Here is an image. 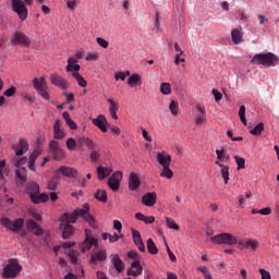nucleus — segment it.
I'll list each match as a JSON object with an SVG mask.
<instances>
[{
	"instance_id": "nucleus-1",
	"label": "nucleus",
	"mask_w": 279,
	"mask_h": 279,
	"mask_svg": "<svg viewBox=\"0 0 279 279\" xmlns=\"http://www.w3.org/2000/svg\"><path fill=\"white\" fill-rule=\"evenodd\" d=\"M88 210H90V206L88 204H84L83 208H78L70 214L65 213L61 216L60 229L62 230L63 239H71V236H73L75 228H73L71 223H75L80 217L87 221L90 228H97V225L95 223V217H93Z\"/></svg>"
},
{
	"instance_id": "nucleus-2",
	"label": "nucleus",
	"mask_w": 279,
	"mask_h": 279,
	"mask_svg": "<svg viewBox=\"0 0 279 279\" xmlns=\"http://www.w3.org/2000/svg\"><path fill=\"white\" fill-rule=\"evenodd\" d=\"M26 193H28L33 204H45L49 202V195L40 194V185L36 182H29L26 186Z\"/></svg>"
},
{
	"instance_id": "nucleus-3",
	"label": "nucleus",
	"mask_w": 279,
	"mask_h": 279,
	"mask_svg": "<svg viewBox=\"0 0 279 279\" xmlns=\"http://www.w3.org/2000/svg\"><path fill=\"white\" fill-rule=\"evenodd\" d=\"M157 162L162 167L160 178H167V180H171V178H173V171L170 168L171 155L165 151L157 153Z\"/></svg>"
},
{
	"instance_id": "nucleus-4",
	"label": "nucleus",
	"mask_w": 279,
	"mask_h": 279,
	"mask_svg": "<svg viewBox=\"0 0 279 279\" xmlns=\"http://www.w3.org/2000/svg\"><path fill=\"white\" fill-rule=\"evenodd\" d=\"M253 64H262V66H278L279 58L275 53H258L252 59Z\"/></svg>"
},
{
	"instance_id": "nucleus-5",
	"label": "nucleus",
	"mask_w": 279,
	"mask_h": 279,
	"mask_svg": "<svg viewBox=\"0 0 279 279\" xmlns=\"http://www.w3.org/2000/svg\"><path fill=\"white\" fill-rule=\"evenodd\" d=\"M33 86L41 99L50 101L51 96L49 95V85H47L45 76L33 78Z\"/></svg>"
},
{
	"instance_id": "nucleus-6",
	"label": "nucleus",
	"mask_w": 279,
	"mask_h": 279,
	"mask_svg": "<svg viewBox=\"0 0 279 279\" xmlns=\"http://www.w3.org/2000/svg\"><path fill=\"white\" fill-rule=\"evenodd\" d=\"M0 223L4 228H7V230L19 234V232H21V230L23 229V226H25V220L23 218H17L12 221L10 218L3 217L0 219Z\"/></svg>"
},
{
	"instance_id": "nucleus-7",
	"label": "nucleus",
	"mask_w": 279,
	"mask_h": 279,
	"mask_svg": "<svg viewBox=\"0 0 279 279\" xmlns=\"http://www.w3.org/2000/svg\"><path fill=\"white\" fill-rule=\"evenodd\" d=\"M211 243L216 245H236L239 240L231 233H220L210 238Z\"/></svg>"
},
{
	"instance_id": "nucleus-8",
	"label": "nucleus",
	"mask_w": 279,
	"mask_h": 279,
	"mask_svg": "<svg viewBox=\"0 0 279 279\" xmlns=\"http://www.w3.org/2000/svg\"><path fill=\"white\" fill-rule=\"evenodd\" d=\"M20 271H23V266L19 264V259H10L3 270V278H16Z\"/></svg>"
},
{
	"instance_id": "nucleus-9",
	"label": "nucleus",
	"mask_w": 279,
	"mask_h": 279,
	"mask_svg": "<svg viewBox=\"0 0 279 279\" xmlns=\"http://www.w3.org/2000/svg\"><path fill=\"white\" fill-rule=\"evenodd\" d=\"M11 8L13 12H16L19 19L21 21H27V7L23 0H11Z\"/></svg>"
},
{
	"instance_id": "nucleus-10",
	"label": "nucleus",
	"mask_w": 279,
	"mask_h": 279,
	"mask_svg": "<svg viewBox=\"0 0 279 279\" xmlns=\"http://www.w3.org/2000/svg\"><path fill=\"white\" fill-rule=\"evenodd\" d=\"M49 150L57 161L64 160V158H66V153L64 149H62V147H60V143H58L56 140L50 141Z\"/></svg>"
},
{
	"instance_id": "nucleus-11",
	"label": "nucleus",
	"mask_w": 279,
	"mask_h": 279,
	"mask_svg": "<svg viewBox=\"0 0 279 279\" xmlns=\"http://www.w3.org/2000/svg\"><path fill=\"white\" fill-rule=\"evenodd\" d=\"M129 258H132L133 263L131 264L133 269H137V271H132V276L136 278L143 274V266H141V255L136 251H130L128 253Z\"/></svg>"
},
{
	"instance_id": "nucleus-12",
	"label": "nucleus",
	"mask_w": 279,
	"mask_h": 279,
	"mask_svg": "<svg viewBox=\"0 0 279 279\" xmlns=\"http://www.w3.org/2000/svg\"><path fill=\"white\" fill-rule=\"evenodd\" d=\"M121 180H123V173L117 171L114 172L109 179H108V186L113 191V193H117L119 191V187L121 186Z\"/></svg>"
},
{
	"instance_id": "nucleus-13",
	"label": "nucleus",
	"mask_w": 279,
	"mask_h": 279,
	"mask_svg": "<svg viewBox=\"0 0 279 279\" xmlns=\"http://www.w3.org/2000/svg\"><path fill=\"white\" fill-rule=\"evenodd\" d=\"M11 43L12 45H22V47H29L31 45V40L29 37H27V35H25L22 32H15L13 34V37L11 38Z\"/></svg>"
},
{
	"instance_id": "nucleus-14",
	"label": "nucleus",
	"mask_w": 279,
	"mask_h": 279,
	"mask_svg": "<svg viewBox=\"0 0 279 279\" xmlns=\"http://www.w3.org/2000/svg\"><path fill=\"white\" fill-rule=\"evenodd\" d=\"M86 239L85 241L81 244V252L86 253L90 251V248L94 246H97V239L93 238L90 235V231L85 230Z\"/></svg>"
},
{
	"instance_id": "nucleus-15",
	"label": "nucleus",
	"mask_w": 279,
	"mask_h": 279,
	"mask_svg": "<svg viewBox=\"0 0 279 279\" xmlns=\"http://www.w3.org/2000/svg\"><path fill=\"white\" fill-rule=\"evenodd\" d=\"M238 243L241 245V247H245V250H252V252H256V250L260 247V242H258L256 239L246 238L244 240H240Z\"/></svg>"
},
{
	"instance_id": "nucleus-16",
	"label": "nucleus",
	"mask_w": 279,
	"mask_h": 279,
	"mask_svg": "<svg viewBox=\"0 0 279 279\" xmlns=\"http://www.w3.org/2000/svg\"><path fill=\"white\" fill-rule=\"evenodd\" d=\"M12 149L15 151V156H23V154L29 150V144L27 140L21 138L19 144H12Z\"/></svg>"
},
{
	"instance_id": "nucleus-17",
	"label": "nucleus",
	"mask_w": 279,
	"mask_h": 279,
	"mask_svg": "<svg viewBox=\"0 0 279 279\" xmlns=\"http://www.w3.org/2000/svg\"><path fill=\"white\" fill-rule=\"evenodd\" d=\"M54 173L57 175H64V178H77V170L66 166L59 167Z\"/></svg>"
},
{
	"instance_id": "nucleus-18",
	"label": "nucleus",
	"mask_w": 279,
	"mask_h": 279,
	"mask_svg": "<svg viewBox=\"0 0 279 279\" xmlns=\"http://www.w3.org/2000/svg\"><path fill=\"white\" fill-rule=\"evenodd\" d=\"M92 123L94 125H96V128H98V130H100V132H108V120L106 119V116L104 114H99L97 118H94L92 120Z\"/></svg>"
},
{
	"instance_id": "nucleus-19",
	"label": "nucleus",
	"mask_w": 279,
	"mask_h": 279,
	"mask_svg": "<svg viewBox=\"0 0 279 279\" xmlns=\"http://www.w3.org/2000/svg\"><path fill=\"white\" fill-rule=\"evenodd\" d=\"M156 199H158L156 192H148L142 196V204L148 208H151V206H156Z\"/></svg>"
},
{
	"instance_id": "nucleus-20",
	"label": "nucleus",
	"mask_w": 279,
	"mask_h": 279,
	"mask_svg": "<svg viewBox=\"0 0 279 279\" xmlns=\"http://www.w3.org/2000/svg\"><path fill=\"white\" fill-rule=\"evenodd\" d=\"M50 82L54 86L62 88V90H66V88H69V83H66V80H64L62 76L58 75L57 73L51 74Z\"/></svg>"
},
{
	"instance_id": "nucleus-21",
	"label": "nucleus",
	"mask_w": 279,
	"mask_h": 279,
	"mask_svg": "<svg viewBox=\"0 0 279 279\" xmlns=\"http://www.w3.org/2000/svg\"><path fill=\"white\" fill-rule=\"evenodd\" d=\"M66 136V133H64V129L62 128V121L56 120L53 124V138L56 141H62Z\"/></svg>"
},
{
	"instance_id": "nucleus-22",
	"label": "nucleus",
	"mask_w": 279,
	"mask_h": 279,
	"mask_svg": "<svg viewBox=\"0 0 279 279\" xmlns=\"http://www.w3.org/2000/svg\"><path fill=\"white\" fill-rule=\"evenodd\" d=\"M133 242L136 245L137 250L145 252V243H143V238L138 230L132 229Z\"/></svg>"
},
{
	"instance_id": "nucleus-23",
	"label": "nucleus",
	"mask_w": 279,
	"mask_h": 279,
	"mask_svg": "<svg viewBox=\"0 0 279 279\" xmlns=\"http://www.w3.org/2000/svg\"><path fill=\"white\" fill-rule=\"evenodd\" d=\"M107 101L109 104L110 117L111 119H114V121H117L119 119V117L117 116V112H119V102L114 101V99L112 98L107 99Z\"/></svg>"
},
{
	"instance_id": "nucleus-24",
	"label": "nucleus",
	"mask_w": 279,
	"mask_h": 279,
	"mask_svg": "<svg viewBox=\"0 0 279 279\" xmlns=\"http://www.w3.org/2000/svg\"><path fill=\"white\" fill-rule=\"evenodd\" d=\"M141 186V179L138 178V174L135 172L131 173L129 178V189L130 191H136Z\"/></svg>"
},
{
	"instance_id": "nucleus-25",
	"label": "nucleus",
	"mask_w": 279,
	"mask_h": 279,
	"mask_svg": "<svg viewBox=\"0 0 279 279\" xmlns=\"http://www.w3.org/2000/svg\"><path fill=\"white\" fill-rule=\"evenodd\" d=\"M128 84L131 88H136V86H141L143 84V78L140 74H132L128 78Z\"/></svg>"
},
{
	"instance_id": "nucleus-26",
	"label": "nucleus",
	"mask_w": 279,
	"mask_h": 279,
	"mask_svg": "<svg viewBox=\"0 0 279 279\" xmlns=\"http://www.w3.org/2000/svg\"><path fill=\"white\" fill-rule=\"evenodd\" d=\"M106 258H108V254L106 253V250H100L94 254H92V263H102L104 260H106Z\"/></svg>"
},
{
	"instance_id": "nucleus-27",
	"label": "nucleus",
	"mask_w": 279,
	"mask_h": 279,
	"mask_svg": "<svg viewBox=\"0 0 279 279\" xmlns=\"http://www.w3.org/2000/svg\"><path fill=\"white\" fill-rule=\"evenodd\" d=\"M111 263L118 274H121V271H123V269H125V264H123V260H121V257H119L118 254L113 255Z\"/></svg>"
},
{
	"instance_id": "nucleus-28",
	"label": "nucleus",
	"mask_w": 279,
	"mask_h": 279,
	"mask_svg": "<svg viewBox=\"0 0 279 279\" xmlns=\"http://www.w3.org/2000/svg\"><path fill=\"white\" fill-rule=\"evenodd\" d=\"M196 109L198 110V114L196 116L195 123L196 125H203L206 121V108L196 106Z\"/></svg>"
},
{
	"instance_id": "nucleus-29",
	"label": "nucleus",
	"mask_w": 279,
	"mask_h": 279,
	"mask_svg": "<svg viewBox=\"0 0 279 279\" xmlns=\"http://www.w3.org/2000/svg\"><path fill=\"white\" fill-rule=\"evenodd\" d=\"M231 38L233 45H241V43H243V32H241L239 28H234L231 31Z\"/></svg>"
},
{
	"instance_id": "nucleus-30",
	"label": "nucleus",
	"mask_w": 279,
	"mask_h": 279,
	"mask_svg": "<svg viewBox=\"0 0 279 279\" xmlns=\"http://www.w3.org/2000/svg\"><path fill=\"white\" fill-rule=\"evenodd\" d=\"M16 178L19 180L20 186H23L27 182V169L20 168L15 171Z\"/></svg>"
},
{
	"instance_id": "nucleus-31",
	"label": "nucleus",
	"mask_w": 279,
	"mask_h": 279,
	"mask_svg": "<svg viewBox=\"0 0 279 279\" xmlns=\"http://www.w3.org/2000/svg\"><path fill=\"white\" fill-rule=\"evenodd\" d=\"M216 165L220 167V173L222 175V179L225 180V184H228V181L230 180V167L225 166L223 163L216 161Z\"/></svg>"
},
{
	"instance_id": "nucleus-32",
	"label": "nucleus",
	"mask_w": 279,
	"mask_h": 279,
	"mask_svg": "<svg viewBox=\"0 0 279 279\" xmlns=\"http://www.w3.org/2000/svg\"><path fill=\"white\" fill-rule=\"evenodd\" d=\"M81 66L77 64V59L75 57H70L68 59L66 71H80Z\"/></svg>"
},
{
	"instance_id": "nucleus-33",
	"label": "nucleus",
	"mask_w": 279,
	"mask_h": 279,
	"mask_svg": "<svg viewBox=\"0 0 279 279\" xmlns=\"http://www.w3.org/2000/svg\"><path fill=\"white\" fill-rule=\"evenodd\" d=\"M97 173H98V180H106V178H108V175H110V173H112V169L104 168V167L99 166L97 168Z\"/></svg>"
},
{
	"instance_id": "nucleus-34",
	"label": "nucleus",
	"mask_w": 279,
	"mask_h": 279,
	"mask_svg": "<svg viewBox=\"0 0 279 279\" xmlns=\"http://www.w3.org/2000/svg\"><path fill=\"white\" fill-rule=\"evenodd\" d=\"M135 219L143 221L144 223H154V221H156L154 216H145L141 213L135 214Z\"/></svg>"
},
{
	"instance_id": "nucleus-35",
	"label": "nucleus",
	"mask_w": 279,
	"mask_h": 279,
	"mask_svg": "<svg viewBox=\"0 0 279 279\" xmlns=\"http://www.w3.org/2000/svg\"><path fill=\"white\" fill-rule=\"evenodd\" d=\"M73 77L74 80H76L78 86H81V88H86V86H88V82L85 81L84 77H82L80 72H73Z\"/></svg>"
},
{
	"instance_id": "nucleus-36",
	"label": "nucleus",
	"mask_w": 279,
	"mask_h": 279,
	"mask_svg": "<svg viewBox=\"0 0 279 279\" xmlns=\"http://www.w3.org/2000/svg\"><path fill=\"white\" fill-rule=\"evenodd\" d=\"M169 110L172 114V117H178L180 114V104L175 100H171L169 105Z\"/></svg>"
},
{
	"instance_id": "nucleus-37",
	"label": "nucleus",
	"mask_w": 279,
	"mask_h": 279,
	"mask_svg": "<svg viewBox=\"0 0 279 279\" xmlns=\"http://www.w3.org/2000/svg\"><path fill=\"white\" fill-rule=\"evenodd\" d=\"M60 178L61 175L54 174V177L48 183L49 191H56V189H58V184H60Z\"/></svg>"
},
{
	"instance_id": "nucleus-38",
	"label": "nucleus",
	"mask_w": 279,
	"mask_h": 279,
	"mask_svg": "<svg viewBox=\"0 0 279 279\" xmlns=\"http://www.w3.org/2000/svg\"><path fill=\"white\" fill-rule=\"evenodd\" d=\"M95 197L98 199V202H102V204H106L108 202V193L106 190H98L95 193Z\"/></svg>"
},
{
	"instance_id": "nucleus-39",
	"label": "nucleus",
	"mask_w": 279,
	"mask_h": 279,
	"mask_svg": "<svg viewBox=\"0 0 279 279\" xmlns=\"http://www.w3.org/2000/svg\"><path fill=\"white\" fill-rule=\"evenodd\" d=\"M147 250L149 254H153L154 256L158 254V246H156V243H154V240L151 238L147 240Z\"/></svg>"
},
{
	"instance_id": "nucleus-40",
	"label": "nucleus",
	"mask_w": 279,
	"mask_h": 279,
	"mask_svg": "<svg viewBox=\"0 0 279 279\" xmlns=\"http://www.w3.org/2000/svg\"><path fill=\"white\" fill-rule=\"evenodd\" d=\"M265 130V124L263 122H259L253 130H251V134L253 136H260L263 134V131Z\"/></svg>"
},
{
	"instance_id": "nucleus-41",
	"label": "nucleus",
	"mask_w": 279,
	"mask_h": 279,
	"mask_svg": "<svg viewBox=\"0 0 279 279\" xmlns=\"http://www.w3.org/2000/svg\"><path fill=\"white\" fill-rule=\"evenodd\" d=\"M12 165L16 167L17 169L23 168V165H27V157H22V158H13L12 159Z\"/></svg>"
},
{
	"instance_id": "nucleus-42",
	"label": "nucleus",
	"mask_w": 279,
	"mask_h": 279,
	"mask_svg": "<svg viewBox=\"0 0 279 279\" xmlns=\"http://www.w3.org/2000/svg\"><path fill=\"white\" fill-rule=\"evenodd\" d=\"M85 60H86L87 62H97V60H99V52H97V51L88 52V53L85 56Z\"/></svg>"
},
{
	"instance_id": "nucleus-43",
	"label": "nucleus",
	"mask_w": 279,
	"mask_h": 279,
	"mask_svg": "<svg viewBox=\"0 0 279 279\" xmlns=\"http://www.w3.org/2000/svg\"><path fill=\"white\" fill-rule=\"evenodd\" d=\"M160 93L162 95H171V84H169V83H161V85H160Z\"/></svg>"
},
{
	"instance_id": "nucleus-44",
	"label": "nucleus",
	"mask_w": 279,
	"mask_h": 279,
	"mask_svg": "<svg viewBox=\"0 0 279 279\" xmlns=\"http://www.w3.org/2000/svg\"><path fill=\"white\" fill-rule=\"evenodd\" d=\"M166 225L168 226V228H170V230H180V226L175 223V220H173V218H166Z\"/></svg>"
},
{
	"instance_id": "nucleus-45",
	"label": "nucleus",
	"mask_w": 279,
	"mask_h": 279,
	"mask_svg": "<svg viewBox=\"0 0 279 279\" xmlns=\"http://www.w3.org/2000/svg\"><path fill=\"white\" fill-rule=\"evenodd\" d=\"M234 160L238 165V171H240V169H245V158L235 155Z\"/></svg>"
},
{
	"instance_id": "nucleus-46",
	"label": "nucleus",
	"mask_w": 279,
	"mask_h": 279,
	"mask_svg": "<svg viewBox=\"0 0 279 279\" xmlns=\"http://www.w3.org/2000/svg\"><path fill=\"white\" fill-rule=\"evenodd\" d=\"M66 147H68V149H70V151L75 150L77 148V142L75 141V138L70 137L66 141Z\"/></svg>"
},
{
	"instance_id": "nucleus-47",
	"label": "nucleus",
	"mask_w": 279,
	"mask_h": 279,
	"mask_svg": "<svg viewBox=\"0 0 279 279\" xmlns=\"http://www.w3.org/2000/svg\"><path fill=\"white\" fill-rule=\"evenodd\" d=\"M38 227V223L35 220H27L26 221V228L27 230H29V232H33V230H35Z\"/></svg>"
},
{
	"instance_id": "nucleus-48",
	"label": "nucleus",
	"mask_w": 279,
	"mask_h": 279,
	"mask_svg": "<svg viewBox=\"0 0 279 279\" xmlns=\"http://www.w3.org/2000/svg\"><path fill=\"white\" fill-rule=\"evenodd\" d=\"M216 156H217V159L220 160V162H226V150L221 149H217L216 150Z\"/></svg>"
},
{
	"instance_id": "nucleus-49",
	"label": "nucleus",
	"mask_w": 279,
	"mask_h": 279,
	"mask_svg": "<svg viewBox=\"0 0 279 279\" xmlns=\"http://www.w3.org/2000/svg\"><path fill=\"white\" fill-rule=\"evenodd\" d=\"M130 75V72H118L114 74V77L117 81L121 80L122 82H125V77Z\"/></svg>"
},
{
	"instance_id": "nucleus-50",
	"label": "nucleus",
	"mask_w": 279,
	"mask_h": 279,
	"mask_svg": "<svg viewBox=\"0 0 279 279\" xmlns=\"http://www.w3.org/2000/svg\"><path fill=\"white\" fill-rule=\"evenodd\" d=\"M69 258H70L72 265H77V252L71 251L69 253Z\"/></svg>"
},
{
	"instance_id": "nucleus-51",
	"label": "nucleus",
	"mask_w": 279,
	"mask_h": 279,
	"mask_svg": "<svg viewBox=\"0 0 279 279\" xmlns=\"http://www.w3.org/2000/svg\"><path fill=\"white\" fill-rule=\"evenodd\" d=\"M15 93H16V87L12 86L9 89L4 90L3 95L4 97H14Z\"/></svg>"
},
{
	"instance_id": "nucleus-52",
	"label": "nucleus",
	"mask_w": 279,
	"mask_h": 279,
	"mask_svg": "<svg viewBox=\"0 0 279 279\" xmlns=\"http://www.w3.org/2000/svg\"><path fill=\"white\" fill-rule=\"evenodd\" d=\"M96 41H97V44L100 46V47H102V49H108V40H106V39H104V38H101V37H98L97 39H96Z\"/></svg>"
},
{
	"instance_id": "nucleus-53",
	"label": "nucleus",
	"mask_w": 279,
	"mask_h": 279,
	"mask_svg": "<svg viewBox=\"0 0 279 279\" xmlns=\"http://www.w3.org/2000/svg\"><path fill=\"white\" fill-rule=\"evenodd\" d=\"M123 234H117L114 233L113 235L112 234H109V243H117V241H119V239H122Z\"/></svg>"
},
{
	"instance_id": "nucleus-54",
	"label": "nucleus",
	"mask_w": 279,
	"mask_h": 279,
	"mask_svg": "<svg viewBox=\"0 0 279 279\" xmlns=\"http://www.w3.org/2000/svg\"><path fill=\"white\" fill-rule=\"evenodd\" d=\"M262 279H271V274L263 268L259 269Z\"/></svg>"
},
{
	"instance_id": "nucleus-55",
	"label": "nucleus",
	"mask_w": 279,
	"mask_h": 279,
	"mask_svg": "<svg viewBox=\"0 0 279 279\" xmlns=\"http://www.w3.org/2000/svg\"><path fill=\"white\" fill-rule=\"evenodd\" d=\"M66 7L69 8V10H76L77 9V1L68 0L66 1Z\"/></svg>"
},
{
	"instance_id": "nucleus-56",
	"label": "nucleus",
	"mask_w": 279,
	"mask_h": 279,
	"mask_svg": "<svg viewBox=\"0 0 279 279\" xmlns=\"http://www.w3.org/2000/svg\"><path fill=\"white\" fill-rule=\"evenodd\" d=\"M41 151L43 150L40 149V147L35 148L34 151L31 154L29 158L33 160H36L38 158V156H40Z\"/></svg>"
},
{
	"instance_id": "nucleus-57",
	"label": "nucleus",
	"mask_w": 279,
	"mask_h": 279,
	"mask_svg": "<svg viewBox=\"0 0 279 279\" xmlns=\"http://www.w3.org/2000/svg\"><path fill=\"white\" fill-rule=\"evenodd\" d=\"M213 95H214L216 101H221V99H223V94H221L217 89H213Z\"/></svg>"
},
{
	"instance_id": "nucleus-58",
	"label": "nucleus",
	"mask_w": 279,
	"mask_h": 279,
	"mask_svg": "<svg viewBox=\"0 0 279 279\" xmlns=\"http://www.w3.org/2000/svg\"><path fill=\"white\" fill-rule=\"evenodd\" d=\"M113 228L114 230H118V232H121V230H123V225H121V221L119 220H113Z\"/></svg>"
},
{
	"instance_id": "nucleus-59",
	"label": "nucleus",
	"mask_w": 279,
	"mask_h": 279,
	"mask_svg": "<svg viewBox=\"0 0 279 279\" xmlns=\"http://www.w3.org/2000/svg\"><path fill=\"white\" fill-rule=\"evenodd\" d=\"M28 169H31V171H36V159H32L29 157V160H28Z\"/></svg>"
},
{
	"instance_id": "nucleus-60",
	"label": "nucleus",
	"mask_w": 279,
	"mask_h": 279,
	"mask_svg": "<svg viewBox=\"0 0 279 279\" xmlns=\"http://www.w3.org/2000/svg\"><path fill=\"white\" fill-rule=\"evenodd\" d=\"M239 208H245V196L244 195H240L239 196Z\"/></svg>"
},
{
	"instance_id": "nucleus-61",
	"label": "nucleus",
	"mask_w": 279,
	"mask_h": 279,
	"mask_svg": "<svg viewBox=\"0 0 279 279\" xmlns=\"http://www.w3.org/2000/svg\"><path fill=\"white\" fill-rule=\"evenodd\" d=\"M227 136L231 138V141H243V137L241 136L234 137L232 131L227 132Z\"/></svg>"
},
{
	"instance_id": "nucleus-62",
	"label": "nucleus",
	"mask_w": 279,
	"mask_h": 279,
	"mask_svg": "<svg viewBox=\"0 0 279 279\" xmlns=\"http://www.w3.org/2000/svg\"><path fill=\"white\" fill-rule=\"evenodd\" d=\"M66 125H69V128L71 130H77V124L75 123V121H73V119H70L68 122H66Z\"/></svg>"
},
{
	"instance_id": "nucleus-63",
	"label": "nucleus",
	"mask_w": 279,
	"mask_h": 279,
	"mask_svg": "<svg viewBox=\"0 0 279 279\" xmlns=\"http://www.w3.org/2000/svg\"><path fill=\"white\" fill-rule=\"evenodd\" d=\"M258 213H259V215H264V216L271 215V208L266 207V208L258 210Z\"/></svg>"
},
{
	"instance_id": "nucleus-64",
	"label": "nucleus",
	"mask_w": 279,
	"mask_h": 279,
	"mask_svg": "<svg viewBox=\"0 0 279 279\" xmlns=\"http://www.w3.org/2000/svg\"><path fill=\"white\" fill-rule=\"evenodd\" d=\"M90 158L94 162H97L99 160V153L97 150L92 151Z\"/></svg>"
}]
</instances>
